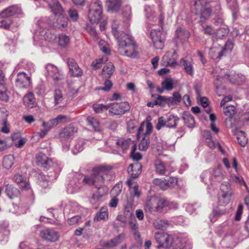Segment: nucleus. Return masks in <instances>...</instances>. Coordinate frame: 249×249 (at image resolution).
<instances>
[{"mask_svg": "<svg viewBox=\"0 0 249 249\" xmlns=\"http://www.w3.org/2000/svg\"><path fill=\"white\" fill-rule=\"evenodd\" d=\"M180 64L184 66L185 71L188 74L191 75L193 74L194 70L191 62H187L185 59H182L180 61Z\"/></svg>", "mask_w": 249, "mask_h": 249, "instance_id": "obj_54", "label": "nucleus"}, {"mask_svg": "<svg viewBox=\"0 0 249 249\" xmlns=\"http://www.w3.org/2000/svg\"><path fill=\"white\" fill-rule=\"evenodd\" d=\"M103 7L99 0L90 3L88 14V18L92 24L98 23L102 18Z\"/></svg>", "mask_w": 249, "mask_h": 249, "instance_id": "obj_7", "label": "nucleus"}, {"mask_svg": "<svg viewBox=\"0 0 249 249\" xmlns=\"http://www.w3.org/2000/svg\"><path fill=\"white\" fill-rule=\"evenodd\" d=\"M76 132V129L72 125H69L64 128L63 130L60 133V136L61 138H69Z\"/></svg>", "mask_w": 249, "mask_h": 249, "instance_id": "obj_43", "label": "nucleus"}, {"mask_svg": "<svg viewBox=\"0 0 249 249\" xmlns=\"http://www.w3.org/2000/svg\"><path fill=\"white\" fill-rule=\"evenodd\" d=\"M70 42V38L64 34H60L58 36V43L61 47H66Z\"/></svg>", "mask_w": 249, "mask_h": 249, "instance_id": "obj_56", "label": "nucleus"}, {"mask_svg": "<svg viewBox=\"0 0 249 249\" xmlns=\"http://www.w3.org/2000/svg\"><path fill=\"white\" fill-rule=\"evenodd\" d=\"M178 180L176 178L170 177L168 179H162L156 178L153 180V183L159 186L163 190L167 189L168 187L176 185Z\"/></svg>", "mask_w": 249, "mask_h": 249, "instance_id": "obj_17", "label": "nucleus"}, {"mask_svg": "<svg viewBox=\"0 0 249 249\" xmlns=\"http://www.w3.org/2000/svg\"><path fill=\"white\" fill-rule=\"evenodd\" d=\"M161 87L168 91H171L174 89V82L172 79L166 78L161 83Z\"/></svg>", "mask_w": 249, "mask_h": 249, "instance_id": "obj_52", "label": "nucleus"}, {"mask_svg": "<svg viewBox=\"0 0 249 249\" xmlns=\"http://www.w3.org/2000/svg\"><path fill=\"white\" fill-rule=\"evenodd\" d=\"M232 195V190L230 183L228 182L223 183L218 193V200L220 205H225L231 201Z\"/></svg>", "mask_w": 249, "mask_h": 249, "instance_id": "obj_9", "label": "nucleus"}, {"mask_svg": "<svg viewBox=\"0 0 249 249\" xmlns=\"http://www.w3.org/2000/svg\"><path fill=\"white\" fill-rule=\"evenodd\" d=\"M36 162L37 165L46 169H48L50 167L53 168L54 171L56 173L60 172L61 170L60 164L57 162H53L42 152H40L36 155Z\"/></svg>", "mask_w": 249, "mask_h": 249, "instance_id": "obj_6", "label": "nucleus"}, {"mask_svg": "<svg viewBox=\"0 0 249 249\" xmlns=\"http://www.w3.org/2000/svg\"><path fill=\"white\" fill-rule=\"evenodd\" d=\"M153 126L151 123H142L140 126L137 137L140 138L142 137V139L139 144V149L141 151L146 150L149 145V135L151 133Z\"/></svg>", "mask_w": 249, "mask_h": 249, "instance_id": "obj_4", "label": "nucleus"}, {"mask_svg": "<svg viewBox=\"0 0 249 249\" xmlns=\"http://www.w3.org/2000/svg\"><path fill=\"white\" fill-rule=\"evenodd\" d=\"M8 224L6 223L0 225V229L3 231V233L0 232V242L1 244H4L8 241L9 231L6 230Z\"/></svg>", "mask_w": 249, "mask_h": 249, "instance_id": "obj_45", "label": "nucleus"}, {"mask_svg": "<svg viewBox=\"0 0 249 249\" xmlns=\"http://www.w3.org/2000/svg\"><path fill=\"white\" fill-rule=\"evenodd\" d=\"M85 141L83 139H79L75 142L72 148V152L74 154H77L84 149Z\"/></svg>", "mask_w": 249, "mask_h": 249, "instance_id": "obj_44", "label": "nucleus"}, {"mask_svg": "<svg viewBox=\"0 0 249 249\" xmlns=\"http://www.w3.org/2000/svg\"><path fill=\"white\" fill-rule=\"evenodd\" d=\"M182 119L184 124L189 127H194L195 124L194 118L189 112H184L182 114Z\"/></svg>", "mask_w": 249, "mask_h": 249, "instance_id": "obj_41", "label": "nucleus"}, {"mask_svg": "<svg viewBox=\"0 0 249 249\" xmlns=\"http://www.w3.org/2000/svg\"><path fill=\"white\" fill-rule=\"evenodd\" d=\"M150 38L156 49L162 50L164 48L166 33L162 30L152 29L150 32Z\"/></svg>", "mask_w": 249, "mask_h": 249, "instance_id": "obj_8", "label": "nucleus"}, {"mask_svg": "<svg viewBox=\"0 0 249 249\" xmlns=\"http://www.w3.org/2000/svg\"><path fill=\"white\" fill-rule=\"evenodd\" d=\"M154 165L156 173L160 175H167L171 172L169 166L159 159L155 160Z\"/></svg>", "mask_w": 249, "mask_h": 249, "instance_id": "obj_19", "label": "nucleus"}, {"mask_svg": "<svg viewBox=\"0 0 249 249\" xmlns=\"http://www.w3.org/2000/svg\"><path fill=\"white\" fill-rule=\"evenodd\" d=\"M114 66L111 63H108L103 68V74L106 77H109L114 71Z\"/></svg>", "mask_w": 249, "mask_h": 249, "instance_id": "obj_47", "label": "nucleus"}, {"mask_svg": "<svg viewBox=\"0 0 249 249\" xmlns=\"http://www.w3.org/2000/svg\"><path fill=\"white\" fill-rule=\"evenodd\" d=\"M126 184L129 186L130 195L133 197L139 198L141 196V193L139 190L138 185L136 183H133L131 179L126 181Z\"/></svg>", "mask_w": 249, "mask_h": 249, "instance_id": "obj_36", "label": "nucleus"}, {"mask_svg": "<svg viewBox=\"0 0 249 249\" xmlns=\"http://www.w3.org/2000/svg\"><path fill=\"white\" fill-rule=\"evenodd\" d=\"M224 174V171L220 167H218L213 170L211 176L208 173H206L201 176V178L203 181L206 182V183H207V177H209L211 181H219L223 179Z\"/></svg>", "mask_w": 249, "mask_h": 249, "instance_id": "obj_16", "label": "nucleus"}, {"mask_svg": "<svg viewBox=\"0 0 249 249\" xmlns=\"http://www.w3.org/2000/svg\"><path fill=\"white\" fill-rule=\"evenodd\" d=\"M179 121V118L173 115H170L167 120L166 127L169 128H174L177 125V123Z\"/></svg>", "mask_w": 249, "mask_h": 249, "instance_id": "obj_50", "label": "nucleus"}, {"mask_svg": "<svg viewBox=\"0 0 249 249\" xmlns=\"http://www.w3.org/2000/svg\"><path fill=\"white\" fill-rule=\"evenodd\" d=\"M68 66L69 68L71 74L75 77L81 76L82 74L81 69L79 67L74 59L70 58L67 60Z\"/></svg>", "mask_w": 249, "mask_h": 249, "instance_id": "obj_21", "label": "nucleus"}, {"mask_svg": "<svg viewBox=\"0 0 249 249\" xmlns=\"http://www.w3.org/2000/svg\"><path fill=\"white\" fill-rule=\"evenodd\" d=\"M231 179L234 181L235 183L239 184L241 186H244L247 189L248 194L245 197L244 201L247 207L249 209V190L245 181L242 178L239 177L232 174H231Z\"/></svg>", "mask_w": 249, "mask_h": 249, "instance_id": "obj_25", "label": "nucleus"}, {"mask_svg": "<svg viewBox=\"0 0 249 249\" xmlns=\"http://www.w3.org/2000/svg\"><path fill=\"white\" fill-rule=\"evenodd\" d=\"M172 237V236L166 233L160 231L156 232L155 234V238L157 242L159 244L157 248H170Z\"/></svg>", "mask_w": 249, "mask_h": 249, "instance_id": "obj_11", "label": "nucleus"}, {"mask_svg": "<svg viewBox=\"0 0 249 249\" xmlns=\"http://www.w3.org/2000/svg\"><path fill=\"white\" fill-rule=\"evenodd\" d=\"M68 13L70 18L74 21L77 20L79 18L78 12L76 10L71 8L68 11Z\"/></svg>", "mask_w": 249, "mask_h": 249, "instance_id": "obj_64", "label": "nucleus"}, {"mask_svg": "<svg viewBox=\"0 0 249 249\" xmlns=\"http://www.w3.org/2000/svg\"><path fill=\"white\" fill-rule=\"evenodd\" d=\"M3 192L10 198H12L19 194L18 190L12 185L7 184L0 188V194Z\"/></svg>", "mask_w": 249, "mask_h": 249, "instance_id": "obj_29", "label": "nucleus"}, {"mask_svg": "<svg viewBox=\"0 0 249 249\" xmlns=\"http://www.w3.org/2000/svg\"><path fill=\"white\" fill-rule=\"evenodd\" d=\"M226 212V209L225 208H217L213 210L209 216L211 221L215 222L218 218L225 214Z\"/></svg>", "mask_w": 249, "mask_h": 249, "instance_id": "obj_37", "label": "nucleus"}, {"mask_svg": "<svg viewBox=\"0 0 249 249\" xmlns=\"http://www.w3.org/2000/svg\"><path fill=\"white\" fill-rule=\"evenodd\" d=\"M168 202L164 199L153 196L148 199L145 205V210L153 212H160L167 206Z\"/></svg>", "mask_w": 249, "mask_h": 249, "instance_id": "obj_5", "label": "nucleus"}, {"mask_svg": "<svg viewBox=\"0 0 249 249\" xmlns=\"http://www.w3.org/2000/svg\"><path fill=\"white\" fill-rule=\"evenodd\" d=\"M209 56L213 59H220L223 56V47L218 44H213L209 52Z\"/></svg>", "mask_w": 249, "mask_h": 249, "instance_id": "obj_24", "label": "nucleus"}, {"mask_svg": "<svg viewBox=\"0 0 249 249\" xmlns=\"http://www.w3.org/2000/svg\"><path fill=\"white\" fill-rule=\"evenodd\" d=\"M13 180L22 189H28L29 188V184L27 178L19 173L14 175Z\"/></svg>", "mask_w": 249, "mask_h": 249, "instance_id": "obj_30", "label": "nucleus"}, {"mask_svg": "<svg viewBox=\"0 0 249 249\" xmlns=\"http://www.w3.org/2000/svg\"><path fill=\"white\" fill-rule=\"evenodd\" d=\"M56 22L53 23V26L61 30L66 29L68 26V19L62 14L56 16Z\"/></svg>", "mask_w": 249, "mask_h": 249, "instance_id": "obj_31", "label": "nucleus"}, {"mask_svg": "<svg viewBox=\"0 0 249 249\" xmlns=\"http://www.w3.org/2000/svg\"><path fill=\"white\" fill-rule=\"evenodd\" d=\"M109 107V104L105 105L101 104L93 106V108L96 113H101L104 110H107Z\"/></svg>", "mask_w": 249, "mask_h": 249, "instance_id": "obj_62", "label": "nucleus"}, {"mask_svg": "<svg viewBox=\"0 0 249 249\" xmlns=\"http://www.w3.org/2000/svg\"><path fill=\"white\" fill-rule=\"evenodd\" d=\"M125 234L121 233L115 238L107 242L104 246L110 248L115 247L122 242L123 240L125 238Z\"/></svg>", "mask_w": 249, "mask_h": 249, "instance_id": "obj_40", "label": "nucleus"}, {"mask_svg": "<svg viewBox=\"0 0 249 249\" xmlns=\"http://www.w3.org/2000/svg\"><path fill=\"white\" fill-rule=\"evenodd\" d=\"M49 5L55 16L62 14L63 9L57 0H51L49 2Z\"/></svg>", "mask_w": 249, "mask_h": 249, "instance_id": "obj_34", "label": "nucleus"}, {"mask_svg": "<svg viewBox=\"0 0 249 249\" xmlns=\"http://www.w3.org/2000/svg\"><path fill=\"white\" fill-rule=\"evenodd\" d=\"M81 179L82 176L78 173H76L74 178L70 182L67 186L68 191L70 193H76L80 190L81 187L80 179Z\"/></svg>", "mask_w": 249, "mask_h": 249, "instance_id": "obj_20", "label": "nucleus"}, {"mask_svg": "<svg viewBox=\"0 0 249 249\" xmlns=\"http://www.w3.org/2000/svg\"><path fill=\"white\" fill-rule=\"evenodd\" d=\"M46 76H50L53 78L56 83L58 82L64 78V75L62 71L53 65L48 64L45 66Z\"/></svg>", "mask_w": 249, "mask_h": 249, "instance_id": "obj_12", "label": "nucleus"}, {"mask_svg": "<svg viewBox=\"0 0 249 249\" xmlns=\"http://www.w3.org/2000/svg\"><path fill=\"white\" fill-rule=\"evenodd\" d=\"M186 244V240L177 236L172 237L170 248L172 249H183Z\"/></svg>", "mask_w": 249, "mask_h": 249, "instance_id": "obj_35", "label": "nucleus"}, {"mask_svg": "<svg viewBox=\"0 0 249 249\" xmlns=\"http://www.w3.org/2000/svg\"><path fill=\"white\" fill-rule=\"evenodd\" d=\"M207 4H203L200 9L194 7L197 12H200V22H204L210 18L211 15L212 10L207 6Z\"/></svg>", "mask_w": 249, "mask_h": 249, "instance_id": "obj_28", "label": "nucleus"}, {"mask_svg": "<svg viewBox=\"0 0 249 249\" xmlns=\"http://www.w3.org/2000/svg\"><path fill=\"white\" fill-rule=\"evenodd\" d=\"M40 235L42 238L50 242H55L59 237L58 232L51 229H46L42 230Z\"/></svg>", "mask_w": 249, "mask_h": 249, "instance_id": "obj_18", "label": "nucleus"}, {"mask_svg": "<svg viewBox=\"0 0 249 249\" xmlns=\"http://www.w3.org/2000/svg\"><path fill=\"white\" fill-rule=\"evenodd\" d=\"M32 84L31 77L24 72H19L16 80V86L20 89L29 88Z\"/></svg>", "mask_w": 249, "mask_h": 249, "instance_id": "obj_13", "label": "nucleus"}, {"mask_svg": "<svg viewBox=\"0 0 249 249\" xmlns=\"http://www.w3.org/2000/svg\"><path fill=\"white\" fill-rule=\"evenodd\" d=\"M53 97L55 105H56L62 103L64 100V97L61 90L60 89H55L54 92Z\"/></svg>", "mask_w": 249, "mask_h": 249, "instance_id": "obj_58", "label": "nucleus"}, {"mask_svg": "<svg viewBox=\"0 0 249 249\" xmlns=\"http://www.w3.org/2000/svg\"><path fill=\"white\" fill-rule=\"evenodd\" d=\"M190 36V33L187 30L181 27L177 28L176 31V37L180 41L183 42L186 40Z\"/></svg>", "mask_w": 249, "mask_h": 249, "instance_id": "obj_38", "label": "nucleus"}, {"mask_svg": "<svg viewBox=\"0 0 249 249\" xmlns=\"http://www.w3.org/2000/svg\"><path fill=\"white\" fill-rule=\"evenodd\" d=\"M112 167L109 166H99L93 168L90 176H85L83 183L95 186L99 191L106 181L111 179Z\"/></svg>", "mask_w": 249, "mask_h": 249, "instance_id": "obj_2", "label": "nucleus"}, {"mask_svg": "<svg viewBox=\"0 0 249 249\" xmlns=\"http://www.w3.org/2000/svg\"><path fill=\"white\" fill-rule=\"evenodd\" d=\"M15 158L12 155L5 156L3 160V166L7 169L10 168L14 163Z\"/></svg>", "mask_w": 249, "mask_h": 249, "instance_id": "obj_53", "label": "nucleus"}, {"mask_svg": "<svg viewBox=\"0 0 249 249\" xmlns=\"http://www.w3.org/2000/svg\"><path fill=\"white\" fill-rule=\"evenodd\" d=\"M110 106L109 112L113 115H120L124 114L129 110L130 107L127 102L114 103L109 104Z\"/></svg>", "mask_w": 249, "mask_h": 249, "instance_id": "obj_10", "label": "nucleus"}, {"mask_svg": "<svg viewBox=\"0 0 249 249\" xmlns=\"http://www.w3.org/2000/svg\"><path fill=\"white\" fill-rule=\"evenodd\" d=\"M141 170L142 165L138 162L131 164L128 168V171L132 178H137L141 173Z\"/></svg>", "mask_w": 249, "mask_h": 249, "instance_id": "obj_32", "label": "nucleus"}, {"mask_svg": "<svg viewBox=\"0 0 249 249\" xmlns=\"http://www.w3.org/2000/svg\"><path fill=\"white\" fill-rule=\"evenodd\" d=\"M154 227L157 229H163L168 226V223L166 221L163 220H156L153 222Z\"/></svg>", "mask_w": 249, "mask_h": 249, "instance_id": "obj_61", "label": "nucleus"}, {"mask_svg": "<svg viewBox=\"0 0 249 249\" xmlns=\"http://www.w3.org/2000/svg\"><path fill=\"white\" fill-rule=\"evenodd\" d=\"M108 218V210L107 208L103 207L98 212L94 218V221L105 220Z\"/></svg>", "mask_w": 249, "mask_h": 249, "instance_id": "obj_48", "label": "nucleus"}, {"mask_svg": "<svg viewBox=\"0 0 249 249\" xmlns=\"http://www.w3.org/2000/svg\"><path fill=\"white\" fill-rule=\"evenodd\" d=\"M227 78L231 83L240 84L245 80L244 76L239 73H236L234 71H231L230 73L226 74Z\"/></svg>", "mask_w": 249, "mask_h": 249, "instance_id": "obj_33", "label": "nucleus"}, {"mask_svg": "<svg viewBox=\"0 0 249 249\" xmlns=\"http://www.w3.org/2000/svg\"><path fill=\"white\" fill-rule=\"evenodd\" d=\"M48 19L42 18L39 19L36 23V29L34 37V40L37 42L41 40H45L51 41L55 39V33L53 29L50 30L47 29L49 26ZM36 45H40L39 43H36Z\"/></svg>", "mask_w": 249, "mask_h": 249, "instance_id": "obj_3", "label": "nucleus"}, {"mask_svg": "<svg viewBox=\"0 0 249 249\" xmlns=\"http://www.w3.org/2000/svg\"><path fill=\"white\" fill-rule=\"evenodd\" d=\"M38 182L40 185L43 188H46L48 184L46 177L42 174L39 173L37 175Z\"/></svg>", "mask_w": 249, "mask_h": 249, "instance_id": "obj_63", "label": "nucleus"}, {"mask_svg": "<svg viewBox=\"0 0 249 249\" xmlns=\"http://www.w3.org/2000/svg\"><path fill=\"white\" fill-rule=\"evenodd\" d=\"M8 116L7 111L4 109L0 110V121L1 126H0V131L5 134L10 132L9 124L7 121Z\"/></svg>", "mask_w": 249, "mask_h": 249, "instance_id": "obj_22", "label": "nucleus"}, {"mask_svg": "<svg viewBox=\"0 0 249 249\" xmlns=\"http://www.w3.org/2000/svg\"><path fill=\"white\" fill-rule=\"evenodd\" d=\"M87 121L88 125L91 126L95 131H100L101 130L100 122L96 118L92 116H89L87 118Z\"/></svg>", "mask_w": 249, "mask_h": 249, "instance_id": "obj_42", "label": "nucleus"}, {"mask_svg": "<svg viewBox=\"0 0 249 249\" xmlns=\"http://www.w3.org/2000/svg\"><path fill=\"white\" fill-rule=\"evenodd\" d=\"M122 2L121 0H106V6L108 12H117L120 9Z\"/></svg>", "mask_w": 249, "mask_h": 249, "instance_id": "obj_26", "label": "nucleus"}, {"mask_svg": "<svg viewBox=\"0 0 249 249\" xmlns=\"http://www.w3.org/2000/svg\"><path fill=\"white\" fill-rule=\"evenodd\" d=\"M237 139L240 145L245 146L248 142V139L245 136V133L242 131H239L237 133Z\"/></svg>", "mask_w": 249, "mask_h": 249, "instance_id": "obj_57", "label": "nucleus"}, {"mask_svg": "<svg viewBox=\"0 0 249 249\" xmlns=\"http://www.w3.org/2000/svg\"><path fill=\"white\" fill-rule=\"evenodd\" d=\"M119 22L114 20L112 24V33L118 40V51L119 53L124 56L135 58L137 55V46L133 41L131 36L120 32L118 30Z\"/></svg>", "mask_w": 249, "mask_h": 249, "instance_id": "obj_1", "label": "nucleus"}, {"mask_svg": "<svg viewBox=\"0 0 249 249\" xmlns=\"http://www.w3.org/2000/svg\"><path fill=\"white\" fill-rule=\"evenodd\" d=\"M144 11L146 13V16L147 18L148 23L152 24L157 20V17L155 16V12L152 7L146 5L145 6Z\"/></svg>", "mask_w": 249, "mask_h": 249, "instance_id": "obj_39", "label": "nucleus"}, {"mask_svg": "<svg viewBox=\"0 0 249 249\" xmlns=\"http://www.w3.org/2000/svg\"><path fill=\"white\" fill-rule=\"evenodd\" d=\"M22 12L20 8L17 6H10L3 10L0 13V16L2 18H10L14 15L21 14Z\"/></svg>", "mask_w": 249, "mask_h": 249, "instance_id": "obj_23", "label": "nucleus"}, {"mask_svg": "<svg viewBox=\"0 0 249 249\" xmlns=\"http://www.w3.org/2000/svg\"><path fill=\"white\" fill-rule=\"evenodd\" d=\"M129 225L130 229L133 232V234L135 235L136 238L139 239L140 235L139 232L138 231V224L137 223L135 217H133L129 222Z\"/></svg>", "mask_w": 249, "mask_h": 249, "instance_id": "obj_51", "label": "nucleus"}, {"mask_svg": "<svg viewBox=\"0 0 249 249\" xmlns=\"http://www.w3.org/2000/svg\"><path fill=\"white\" fill-rule=\"evenodd\" d=\"M178 55L174 49L167 52L162 58L163 64L166 66L175 67L178 65L177 59Z\"/></svg>", "mask_w": 249, "mask_h": 249, "instance_id": "obj_14", "label": "nucleus"}, {"mask_svg": "<svg viewBox=\"0 0 249 249\" xmlns=\"http://www.w3.org/2000/svg\"><path fill=\"white\" fill-rule=\"evenodd\" d=\"M27 210V208L26 206H23V205L18 206L13 204L12 205V208L10 209V211L13 213L19 215L25 213Z\"/></svg>", "mask_w": 249, "mask_h": 249, "instance_id": "obj_49", "label": "nucleus"}, {"mask_svg": "<svg viewBox=\"0 0 249 249\" xmlns=\"http://www.w3.org/2000/svg\"><path fill=\"white\" fill-rule=\"evenodd\" d=\"M100 50L106 54H109L110 49L109 45L104 40H101L98 43Z\"/></svg>", "mask_w": 249, "mask_h": 249, "instance_id": "obj_59", "label": "nucleus"}, {"mask_svg": "<svg viewBox=\"0 0 249 249\" xmlns=\"http://www.w3.org/2000/svg\"><path fill=\"white\" fill-rule=\"evenodd\" d=\"M67 116L62 115L57 116L55 118L49 121V124H51L52 128L57 125L59 123H65L68 121Z\"/></svg>", "mask_w": 249, "mask_h": 249, "instance_id": "obj_46", "label": "nucleus"}, {"mask_svg": "<svg viewBox=\"0 0 249 249\" xmlns=\"http://www.w3.org/2000/svg\"><path fill=\"white\" fill-rule=\"evenodd\" d=\"M223 112L225 115L228 117L225 120L227 127L231 128L235 126V120L233 118L235 114V107L232 105L227 106L223 108Z\"/></svg>", "mask_w": 249, "mask_h": 249, "instance_id": "obj_15", "label": "nucleus"}, {"mask_svg": "<svg viewBox=\"0 0 249 249\" xmlns=\"http://www.w3.org/2000/svg\"><path fill=\"white\" fill-rule=\"evenodd\" d=\"M24 105L28 108H32L36 107L37 103L35 100L34 94L29 92L25 94L23 98Z\"/></svg>", "mask_w": 249, "mask_h": 249, "instance_id": "obj_27", "label": "nucleus"}, {"mask_svg": "<svg viewBox=\"0 0 249 249\" xmlns=\"http://www.w3.org/2000/svg\"><path fill=\"white\" fill-rule=\"evenodd\" d=\"M123 16L126 20H128L131 18L132 11L131 7L129 5L125 6L123 9Z\"/></svg>", "mask_w": 249, "mask_h": 249, "instance_id": "obj_60", "label": "nucleus"}, {"mask_svg": "<svg viewBox=\"0 0 249 249\" xmlns=\"http://www.w3.org/2000/svg\"><path fill=\"white\" fill-rule=\"evenodd\" d=\"M131 142V141L129 139L124 140L122 139L118 140L116 143L119 148H121L123 150H125L129 147Z\"/></svg>", "mask_w": 249, "mask_h": 249, "instance_id": "obj_55", "label": "nucleus"}]
</instances>
